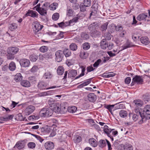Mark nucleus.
<instances>
[{"label": "nucleus", "instance_id": "f257e3e1", "mask_svg": "<svg viewBox=\"0 0 150 150\" xmlns=\"http://www.w3.org/2000/svg\"><path fill=\"white\" fill-rule=\"evenodd\" d=\"M140 115L141 119L138 122L139 124H141L143 122L144 120L150 119V105H147L144 107L143 110V113L142 114L140 111Z\"/></svg>", "mask_w": 150, "mask_h": 150}, {"label": "nucleus", "instance_id": "f03ea898", "mask_svg": "<svg viewBox=\"0 0 150 150\" xmlns=\"http://www.w3.org/2000/svg\"><path fill=\"white\" fill-rule=\"evenodd\" d=\"M53 112L52 108H43L40 111L39 114L42 117H47L51 116Z\"/></svg>", "mask_w": 150, "mask_h": 150}, {"label": "nucleus", "instance_id": "7ed1b4c3", "mask_svg": "<svg viewBox=\"0 0 150 150\" xmlns=\"http://www.w3.org/2000/svg\"><path fill=\"white\" fill-rule=\"evenodd\" d=\"M133 103L134 104L135 112L137 114H140L141 110L140 107L143 105V101L139 99L133 101Z\"/></svg>", "mask_w": 150, "mask_h": 150}, {"label": "nucleus", "instance_id": "20e7f679", "mask_svg": "<svg viewBox=\"0 0 150 150\" xmlns=\"http://www.w3.org/2000/svg\"><path fill=\"white\" fill-rule=\"evenodd\" d=\"M33 25V31L34 34L36 35L35 37H37L41 36V34L40 33V31L42 29L43 26L41 25L38 22H34Z\"/></svg>", "mask_w": 150, "mask_h": 150}, {"label": "nucleus", "instance_id": "39448f33", "mask_svg": "<svg viewBox=\"0 0 150 150\" xmlns=\"http://www.w3.org/2000/svg\"><path fill=\"white\" fill-rule=\"evenodd\" d=\"M144 76V75H136L134 76L132 79V81L131 83V85H134L136 83L137 84H142L143 82Z\"/></svg>", "mask_w": 150, "mask_h": 150}, {"label": "nucleus", "instance_id": "423d86ee", "mask_svg": "<svg viewBox=\"0 0 150 150\" xmlns=\"http://www.w3.org/2000/svg\"><path fill=\"white\" fill-rule=\"evenodd\" d=\"M48 84L43 81H40L39 82L38 84V88L40 90H45V89H49L55 88H58V86H52L50 87L46 88Z\"/></svg>", "mask_w": 150, "mask_h": 150}, {"label": "nucleus", "instance_id": "0eeeda50", "mask_svg": "<svg viewBox=\"0 0 150 150\" xmlns=\"http://www.w3.org/2000/svg\"><path fill=\"white\" fill-rule=\"evenodd\" d=\"M56 60L58 62L61 61L64 57V52L62 50H58L56 52L55 54Z\"/></svg>", "mask_w": 150, "mask_h": 150}, {"label": "nucleus", "instance_id": "6e6552de", "mask_svg": "<svg viewBox=\"0 0 150 150\" xmlns=\"http://www.w3.org/2000/svg\"><path fill=\"white\" fill-rule=\"evenodd\" d=\"M35 107L32 105L28 106L25 109L24 112L25 115H28L31 114L35 110Z\"/></svg>", "mask_w": 150, "mask_h": 150}, {"label": "nucleus", "instance_id": "1a4fd4ad", "mask_svg": "<svg viewBox=\"0 0 150 150\" xmlns=\"http://www.w3.org/2000/svg\"><path fill=\"white\" fill-rule=\"evenodd\" d=\"M52 54L51 52H48L43 55H40V59L41 60H43L44 59H48L52 58Z\"/></svg>", "mask_w": 150, "mask_h": 150}, {"label": "nucleus", "instance_id": "9d476101", "mask_svg": "<svg viewBox=\"0 0 150 150\" xmlns=\"http://www.w3.org/2000/svg\"><path fill=\"white\" fill-rule=\"evenodd\" d=\"M20 63L22 67H26L29 66L30 62L28 59H23L20 60Z\"/></svg>", "mask_w": 150, "mask_h": 150}, {"label": "nucleus", "instance_id": "9b49d317", "mask_svg": "<svg viewBox=\"0 0 150 150\" xmlns=\"http://www.w3.org/2000/svg\"><path fill=\"white\" fill-rule=\"evenodd\" d=\"M44 146L46 150H51L54 148V145L52 142H47L44 144Z\"/></svg>", "mask_w": 150, "mask_h": 150}, {"label": "nucleus", "instance_id": "f8f14e48", "mask_svg": "<svg viewBox=\"0 0 150 150\" xmlns=\"http://www.w3.org/2000/svg\"><path fill=\"white\" fill-rule=\"evenodd\" d=\"M38 13L35 11L32 10H28L27 13L25 14V16H30L32 17H37Z\"/></svg>", "mask_w": 150, "mask_h": 150}, {"label": "nucleus", "instance_id": "ddd939ff", "mask_svg": "<svg viewBox=\"0 0 150 150\" xmlns=\"http://www.w3.org/2000/svg\"><path fill=\"white\" fill-rule=\"evenodd\" d=\"M25 146V143L23 141L18 142L14 146V148H17L19 149H23Z\"/></svg>", "mask_w": 150, "mask_h": 150}, {"label": "nucleus", "instance_id": "4468645a", "mask_svg": "<svg viewBox=\"0 0 150 150\" xmlns=\"http://www.w3.org/2000/svg\"><path fill=\"white\" fill-rule=\"evenodd\" d=\"M148 17V13H144L139 14L137 17V19L139 21L146 20V18Z\"/></svg>", "mask_w": 150, "mask_h": 150}, {"label": "nucleus", "instance_id": "2eb2a0df", "mask_svg": "<svg viewBox=\"0 0 150 150\" xmlns=\"http://www.w3.org/2000/svg\"><path fill=\"white\" fill-rule=\"evenodd\" d=\"M99 28L98 24L95 23L91 24L88 27V29L90 31V32L96 30Z\"/></svg>", "mask_w": 150, "mask_h": 150}, {"label": "nucleus", "instance_id": "dca6fc26", "mask_svg": "<svg viewBox=\"0 0 150 150\" xmlns=\"http://www.w3.org/2000/svg\"><path fill=\"white\" fill-rule=\"evenodd\" d=\"M88 100L91 102H93L96 99V96L93 93H89L87 96Z\"/></svg>", "mask_w": 150, "mask_h": 150}, {"label": "nucleus", "instance_id": "f3484780", "mask_svg": "<svg viewBox=\"0 0 150 150\" xmlns=\"http://www.w3.org/2000/svg\"><path fill=\"white\" fill-rule=\"evenodd\" d=\"M18 48L16 47H11L8 48L7 51L14 54H16L18 51Z\"/></svg>", "mask_w": 150, "mask_h": 150}, {"label": "nucleus", "instance_id": "a211bd4d", "mask_svg": "<svg viewBox=\"0 0 150 150\" xmlns=\"http://www.w3.org/2000/svg\"><path fill=\"white\" fill-rule=\"evenodd\" d=\"M13 117L14 115H13L4 117L1 116L0 117V120L2 121H7L9 120H12Z\"/></svg>", "mask_w": 150, "mask_h": 150}, {"label": "nucleus", "instance_id": "6ab92c4d", "mask_svg": "<svg viewBox=\"0 0 150 150\" xmlns=\"http://www.w3.org/2000/svg\"><path fill=\"white\" fill-rule=\"evenodd\" d=\"M115 105H104V107L108 109L111 114H112V111L115 110L114 107Z\"/></svg>", "mask_w": 150, "mask_h": 150}, {"label": "nucleus", "instance_id": "aec40b11", "mask_svg": "<svg viewBox=\"0 0 150 150\" xmlns=\"http://www.w3.org/2000/svg\"><path fill=\"white\" fill-rule=\"evenodd\" d=\"M62 108H59V106H57L55 105L52 108L55 112L58 113H62L63 112L62 111L61 109Z\"/></svg>", "mask_w": 150, "mask_h": 150}, {"label": "nucleus", "instance_id": "412c9836", "mask_svg": "<svg viewBox=\"0 0 150 150\" xmlns=\"http://www.w3.org/2000/svg\"><path fill=\"white\" fill-rule=\"evenodd\" d=\"M114 130V129H111L110 128H108V127L107 125H105L104 127V132L107 134L108 137H109L110 135V133Z\"/></svg>", "mask_w": 150, "mask_h": 150}, {"label": "nucleus", "instance_id": "4be33fe9", "mask_svg": "<svg viewBox=\"0 0 150 150\" xmlns=\"http://www.w3.org/2000/svg\"><path fill=\"white\" fill-rule=\"evenodd\" d=\"M140 40L142 43L145 45H148L149 42V38L146 37H142Z\"/></svg>", "mask_w": 150, "mask_h": 150}, {"label": "nucleus", "instance_id": "5701e85b", "mask_svg": "<svg viewBox=\"0 0 150 150\" xmlns=\"http://www.w3.org/2000/svg\"><path fill=\"white\" fill-rule=\"evenodd\" d=\"M88 141L90 144L92 146L95 147L97 146V142L95 139L91 138L89 139Z\"/></svg>", "mask_w": 150, "mask_h": 150}, {"label": "nucleus", "instance_id": "b1692460", "mask_svg": "<svg viewBox=\"0 0 150 150\" xmlns=\"http://www.w3.org/2000/svg\"><path fill=\"white\" fill-rule=\"evenodd\" d=\"M108 43L105 40L103 39L100 42V47L103 49H106L108 47Z\"/></svg>", "mask_w": 150, "mask_h": 150}, {"label": "nucleus", "instance_id": "393cba45", "mask_svg": "<svg viewBox=\"0 0 150 150\" xmlns=\"http://www.w3.org/2000/svg\"><path fill=\"white\" fill-rule=\"evenodd\" d=\"M21 84L22 86L26 87H29L30 86V82L26 80L22 81L21 82Z\"/></svg>", "mask_w": 150, "mask_h": 150}, {"label": "nucleus", "instance_id": "a878e982", "mask_svg": "<svg viewBox=\"0 0 150 150\" xmlns=\"http://www.w3.org/2000/svg\"><path fill=\"white\" fill-rule=\"evenodd\" d=\"M64 71V67L62 66H59L57 69V74L59 75H61L63 74Z\"/></svg>", "mask_w": 150, "mask_h": 150}, {"label": "nucleus", "instance_id": "bb28decb", "mask_svg": "<svg viewBox=\"0 0 150 150\" xmlns=\"http://www.w3.org/2000/svg\"><path fill=\"white\" fill-rule=\"evenodd\" d=\"M122 146H123L124 149L125 150H133V148L132 146L129 144H125L124 145L122 144Z\"/></svg>", "mask_w": 150, "mask_h": 150}, {"label": "nucleus", "instance_id": "cd10ccee", "mask_svg": "<svg viewBox=\"0 0 150 150\" xmlns=\"http://www.w3.org/2000/svg\"><path fill=\"white\" fill-rule=\"evenodd\" d=\"M37 11L41 15L43 16L47 13L46 9L45 8L42 7Z\"/></svg>", "mask_w": 150, "mask_h": 150}, {"label": "nucleus", "instance_id": "c85d7f7f", "mask_svg": "<svg viewBox=\"0 0 150 150\" xmlns=\"http://www.w3.org/2000/svg\"><path fill=\"white\" fill-rule=\"evenodd\" d=\"M127 111L124 110H121L119 112V115L122 117H125L127 116Z\"/></svg>", "mask_w": 150, "mask_h": 150}, {"label": "nucleus", "instance_id": "c756f323", "mask_svg": "<svg viewBox=\"0 0 150 150\" xmlns=\"http://www.w3.org/2000/svg\"><path fill=\"white\" fill-rule=\"evenodd\" d=\"M77 74V71L76 70H72L69 71L68 74V76L70 77H75Z\"/></svg>", "mask_w": 150, "mask_h": 150}, {"label": "nucleus", "instance_id": "7c9ffc66", "mask_svg": "<svg viewBox=\"0 0 150 150\" xmlns=\"http://www.w3.org/2000/svg\"><path fill=\"white\" fill-rule=\"evenodd\" d=\"M77 110V108L75 106L69 107L67 109L68 111L70 113H73L75 112Z\"/></svg>", "mask_w": 150, "mask_h": 150}, {"label": "nucleus", "instance_id": "2f4dec72", "mask_svg": "<svg viewBox=\"0 0 150 150\" xmlns=\"http://www.w3.org/2000/svg\"><path fill=\"white\" fill-rule=\"evenodd\" d=\"M64 54L66 57H68L70 56L71 54V51L68 49H65L63 51Z\"/></svg>", "mask_w": 150, "mask_h": 150}, {"label": "nucleus", "instance_id": "473e14b6", "mask_svg": "<svg viewBox=\"0 0 150 150\" xmlns=\"http://www.w3.org/2000/svg\"><path fill=\"white\" fill-rule=\"evenodd\" d=\"M97 5L95 4L93 5L91 8V11L93 13V14H96L97 13L98 10Z\"/></svg>", "mask_w": 150, "mask_h": 150}, {"label": "nucleus", "instance_id": "72a5a7b5", "mask_svg": "<svg viewBox=\"0 0 150 150\" xmlns=\"http://www.w3.org/2000/svg\"><path fill=\"white\" fill-rule=\"evenodd\" d=\"M16 68V66L15 63L11 62L9 64V68L11 71H13L15 70Z\"/></svg>", "mask_w": 150, "mask_h": 150}, {"label": "nucleus", "instance_id": "f704fd0d", "mask_svg": "<svg viewBox=\"0 0 150 150\" xmlns=\"http://www.w3.org/2000/svg\"><path fill=\"white\" fill-rule=\"evenodd\" d=\"M74 140L76 143H79L81 140V138L80 136L76 135L74 136Z\"/></svg>", "mask_w": 150, "mask_h": 150}, {"label": "nucleus", "instance_id": "c9c22d12", "mask_svg": "<svg viewBox=\"0 0 150 150\" xmlns=\"http://www.w3.org/2000/svg\"><path fill=\"white\" fill-rule=\"evenodd\" d=\"M106 144V140H101L99 141L98 143L99 146L101 148L105 146Z\"/></svg>", "mask_w": 150, "mask_h": 150}, {"label": "nucleus", "instance_id": "e433bc0d", "mask_svg": "<svg viewBox=\"0 0 150 150\" xmlns=\"http://www.w3.org/2000/svg\"><path fill=\"white\" fill-rule=\"evenodd\" d=\"M15 80L16 81H21L22 79V76L20 73H18L15 76Z\"/></svg>", "mask_w": 150, "mask_h": 150}, {"label": "nucleus", "instance_id": "4c0bfd02", "mask_svg": "<svg viewBox=\"0 0 150 150\" xmlns=\"http://www.w3.org/2000/svg\"><path fill=\"white\" fill-rule=\"evenodd\" d=\"M80 57L82 59H85L87 58L88 56V54L84 51H81L80 54Z\"/></svg>", "mask_w": 150, "mask_h": 150}, {"label": "nucleus", "instance_id": "58836bf2", "mask_svg": "<svg viewBox=\"0 0 150 150\" xmlns=\"http://www.w3.org/2000/svg\"><path fill=\"white\" fill-rule=\"evenodd\" d=\"M81 36L82 39L86 40L89 38V36L88 34L86 32H83L81 33Z\"/></svg>", "mask_w": 150, "mask_h": 150}, {"label": "nucleus", "instance_id": "ea45409f", "mask_svg": "<svg viewBox=\"0 0 150 150\" xmlns=\"http://www.w3.org/2000/svg\"><path fill=\"white\" fill-rule=\"evenodd\" d=\"M49 49L47 46H43L40 48L39 50L42 52L44 53L47 52Z\"/></svg>", "mask_w": 150, "mask_h": 150}, {"label": "nucleus", "instance_id": "a19ab883", "mask_svg": "<svg viewBox=\"0 0 150 150\" xmlns=\"http://www.w3.org/2000/svg\"><path fill=\"white\" fill-rule=\"evenodd\" d=\"M17 25L15 23H12L9 25V29L11 31H13L17 28Z\"/></svg>", "mask_w": 150, "mask_h": 150}, {"label": "nucleus", "instance_id": "79ce46f5", "mask_svg": "<svg viewBox=\"0 0 150 150\" xmlns=\"http://www.w3.org/2000/svg\"><path fill=\"white\" fill-rule=\"evenodd\" d=\"M81 16H77L74 18L70 20V22L72 25H74V23H76L79 19L80 18Z\"/></svg>", "mask_w": 150, "mask_h": 150}, {"label": "nucleus", "instance_id": "37998d69", "mask_svg": "<svg viewBox=\"0 0 150 150\" xmlns=\"http://www.w3.org/2000/svg\"><path fill=\"white\" fill-rule=\"evenodd\" d=\"M69 48L71 50L74 51L77 50V46L75 43H72L70 45Z\"/></svg>", "mask_w": 150, "mask_h": 150}, {"label": "nucleus", "instance_id": "c03bdc74", "mask_svg": "<svg viewBox=\"0 0 150 150\" xmlns=\"http://www.w3.org/2000/svg\"><path fill=\"white\" fill-rule=\"evenodd\" d=\"M74 14V11L71 9H68L67 12V15L68 16H71Z\"/></svg>", "mask_w": 150, "mask_h": 150}, {"label": "nucleus", "instance_id": "a18cd8bd", "mask_svg": "<svg viewBox=\"0 0 150 150\" xmlns=\"http://www.w3.org/2000/svg\"><path fill=\"white\" fill-rule=\"evenodd\" d=\"M82 47L83 49L85 50H87L90 47V44L88 42H85L83 44Z\"/></svg>", "mask_w": 150, "mask_h": 150}, {"label": "nucleus", "instance_id": "49530a36", "mask_svg": "<svg viewBox=\"0 0 150 150\" xmlns=\"http://www.w3.org/2000/svg\"><path fill=\"white\" fill-rule=\"evenodd\" d=\"M14 54L10 53L7 51V58L8 59L13 60L14 59L15 57Z\"/></svg>", "mask_w": 150, "mask_h": 150}, {"label": "nucleus", "instance_id": "de8ad7c7", "mask_svg": "<svg viewBox=\"0 0 150 150\" xmlns=\"http://www.w3.org/2000/svg\"><path fill=\"white\" fill-rule=\"evenodd\" d=\"M58 4L57 3H54L50 6V9L51 10H54L56 8Z\"/></svg>", "mask_w": 150, "mask_h": 150}, {"label": "nucleus", "instance_id": "09e8293b", "mask_svg": "<svg viewBox=\"0 0 150 150\" xmlns=\"http://www.w3.org/2000/svg\"><path fill=\"white\" fill-rule=\"evenodd\" d=\"M104 36L105 37V40H109L111 39V35L110 33L109 32H106L104 34Z\"/></svg>", "mask_w": 150, "mask_h": 150}, {"label": "nucleus", "instance_id": "8fccbe9b", "mask_svg": "<svg viewBox=\"0 0 150 150\" xmlns=\"http://www.w3.org/2000/svg\"><path fill=\"white\" fill-rule=\"evenodd\" d=\"M52 77V75L50 72H47L44 75V77L46 79H49Z\"/></svg>", "mask_w": 150, "mask_h": 150}, {"label": "nucleus", "instance_id": "3c124183", "mask_svg": "<svg viewBox=\"0 0 150 150\" xmlns=\"http://www.w3.org/2000/svg\"><path fill=\"white\" fill-rule=\"evenodd\" d=\"M81 68H82L81 73L79 76L76 77L75 79H78L84 75V72L86 70L85 67H84L83 66H82Z\"/></svg>", "mask_w": 150, "mask_h": 150}, {"label": "nucleus", "instance_id": "603ef678", "mask_svg": "<svg viewBox=\"0 0 150 150\" xmlns=\"http://www.w3.org/2000/svg\"><path fill=\"white\" fill-rule=\"evenodd\" d=\"M38 57L37 55H32L30 56V60L33 62H35L38 59Z\"/></svg>", "mask_w": 150, "mask_h": 150}, {"label": "nucleus", "instance_id": "864d4df0", "mask_svg": "<svg viewBox=\"0 0 150 150\" xmlns=\"http://www.w3.org/2000/svg\"><path fill=\"white\" fill-rule=\"evenodd\" d=\"M134 114L132 116V119L134 121H136L138 119H139L140 120L141 119V117H140V115L139 114Z\"/></svg>", "mask_w": 150, "mask_h": 150}, {"label": "nucleus", "instance_id": "5fc2aeb1", "mask_svg": "<svg viewBox=\"0 0 150 150\" xmlns=\"http://www.w3.org/2000/svg\"><path fill=\"white\" fill-rule=\"evenodd\" d=\"M143 100L146 103V102H148L150 100V96L145 95L143 96Z\"/></svg>", "mask_w": 150, "mask_h": 150}, {"label": "nucleus", "instance_id": "6e6d98bb", "mask_svg": "<svg viewBox=\"0 0 150 150\" xmlns=\"http://www.w3.org/2000/svg\"><path fill=\"white\" fill-rule=\"evenodd\" d=\"M90 33L94 37L98 36L100 35V32L96 30L94 31L90 32Z\"/></svg>", "mask_w": 150, "mask_h": 150}, {"label": "nucleus", "instance_id": "4d7b16f0", "mask_svg": "<svg viewBox=\"0 0 150 150\" xmlns=\"http://www.w3.org/2000/svg\"><path fill=\"white\" fill-rule=\"evenodd\" d=\"M59 13H54L52 15V18L54 21L57 20L59 18Z\"/></svg>", "mask_w": 150, "mask_h": 150}, {"label": "nucleus", "instance_id": "13d9d810", "mask_svg": "<svg viewBox=\"0 0 150 150\" xmlns=\"http://www.w3.org/2000/svg\"><path fill=\"white\" fill-rule=\"evenodd\" d=\"M83 4L87 7H89L91 5V0H84Z\"/></svg>", "mask_w": 150, "mask_h": 150}, {"label": "nucleus", "instance_id": "bf43d9fd", "mask_svg": "<svg viewBox=\"0 0 150 150\" xmlns=\"http://www.w3.org/2000/svg\"><path fill=\"white\" fill-rule=\"evenodd\" d=\"M51 91H49L47 92H44L40 94V96H44L50 95L51 93Z\"/></svg>", "mask_w": 150, "mask_h": 150}, {"label": "nucleus", "instance_id": "052dcab7", "mask_svg": "<svg viewBox=\"0 0 150 150\" xmlns=\"http://www.w3.org/2000/svg\"><path fill=\"white\" fill-rule=\"evenodd\" d=\"M28 146L30 148L33 149L35 147L36 145L33 142H30L28 144Z\"/></svg>", "mask_w": 150, "mask_h": 150}, {"label": "nucleus", "instance_id": "680f3d73", "mask_svg": "<svg viewBox=\"0 0 150 150\" xmlns=\"http://www.w3.org/2000/svg\"><path fill=\"white\" fill-rule=\"evenodd\" d=\"M108 23H105L102 25L100 27L101 30L103 31L106 30L107 28Z\"/></svg>", "mask_w": 150, "mask_h": 150}, {"label": "nucleus", "instance_id": "e2e57ef3", "mask_svg": "<svg viewBox=\"0 0 150 150\" xmlns=\"http://www.w3.org/2000/svg\"><path fill=\"white\" fill-rule=\"evenodd\" d=\"M47 103L49 105H50L51 108H52V107H53L55 105L54 104V100H48Z\"/></svg>", "mask_w": 150, "mask_h": 150}, {"label": "nucleus", "instance_id": "0e129e2a", "mask_svg": "<svg viewBox=\"0 0 150 150\" xmlns=\"http://www.w3.org/2000/svg\"><path fill=\"white\" fill-rule=\"evenodd\" d=\"M79 7L81 11L84 12L86 10V7H87L85 6L84 4H81Z\"/></svg>", "mask_w": 150, "mask_h": 150}, {"label": "nucleus", "instance_id": "69168bd1", "mask_svg": "<svg viewBox=\"0 0 150 150\" xmlns=\"http://www.w3.org/2000/svg\"><path fill=\"white\" fill-rule=\"evenodd\" d=\"M91 79H88L86 80V81H85L83 83H82L81 85H82V86H85L91 83Z\"/></svg>", "mask_w": 150, "mask_h": 150}, {"label": "nucleus", "instance_id": "338daca9", "mask_svg": "<svg viewBox=\"0 0 150 150\" xmlns=\"http://www.w3.org/2000/svg\"><path fill=\"white\" fill-rule=\"evenodd\" d=\"M115 30L117 31H121L123 30L122 27L120 25L115 26Z\"/></svg>", "mask_w": 150, "mask_h": 150}, {"label": "nucleus", "instance_id": "774afa93", "mask_svg": "<svg viewBox=\"0 0 150 150\" xmlns=\"http://www.w3.org/2000/svg\"><path fill=\"white\" fill-rule=\"evenodd\" d=\"M131 47V45L129 43H127L123 45L122 46V50H124L127 48H129Z\"/></svg>", "mask_w": 150, "mask_h": 150}]
</instances>
